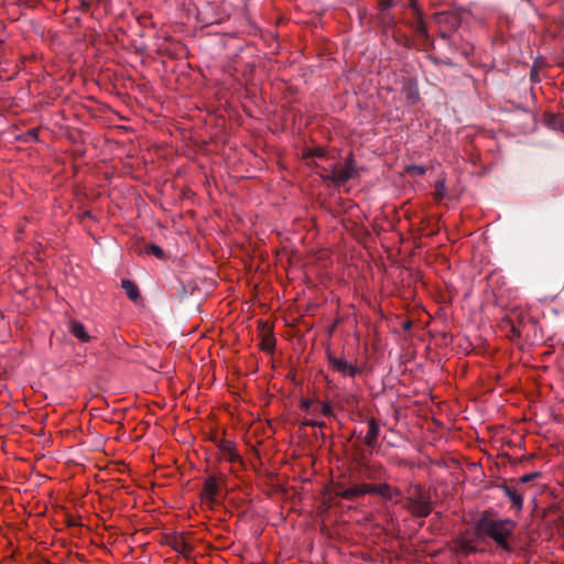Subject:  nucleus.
<instances>
[{
  "label": "nucleus",
  "mask_w": 564,
  "mask_h": 564,
  "mask_svg": "<svg viewBox=\"0 0 564 564\" xmlns=\"http://www.w3.org/2000/svg\"><path fill=\"white\" fill-rule=\"evenodd\" d=\"M327 360L333 370L339 372L345 377H355L359 373V368L346 359L334 356L330 351L327 352Z\"/></svg>",
  "instance_id": "20e7f679"
},
{
  "label": "nucleus",
  "mask_w": 564,
  "mask_h": 564,
  "mask_svg": "<svg viewBox=\"0 0 564 564\" xmlns=\"http://www.w3.org/2000/svg\"><path fill=\"white\" fill-rule=\"evenodd\" d=\"M409 7L412 9L413 14L416 15V10H420L415 0H410Z\"/></svg>",
  "instance_id": "c85d7f7f"
},
{
  "label": "nucleus",
  "mask_w": 564,
  "mask_h": 564,
  "mask_svg": "<svg viewBox=\"0 0 564 564\" xmlns=\"http://www.w3.org/2000/svg\"><path fill=\"white\" fill-rule=\"evenodd\" d=\"M503 319L508 321L512 325H514L518 329H520L523 333L525 322L530 321V316L524 314L522 311L514 308L511 310Z\"/></svg>",
  "instance_id": "9b49d317"
},
{
  "label": "nucleus",
  "mask_w": 564,
  "mask_h": 564,
  "mask_svg": "<svg viewBox=\"0 0 564 564\" xmlns=\"http://www.w3.org/2000/svg\"><path fill=\"white\" fill-rule=\"evenodd\" d=\"M476 533L480 538H490L503 551L510 552L512 546L509 538L516 529L511 519H492L489 511H485L475 524Z\"/></svg>",
  "instance_id": "f257e3e1"
},
{
  "label": "nucleus",
  "mask_w": 564,
  "mask_h": 564,
  "mask_svg": "<svg viewBox=\"0 0 564 564\" xmlns=\"http://www.w3.org/2000/svg\"><path fill=\"white\" fill-rule=\"evenodd\" d=\"M409 171L415 173L416 175H423L425 173V167L413 165L409 169Z\"/></svg>",
  "instance_id": "393cba45"
},
{
  "label": "nucleus",
  "mask_w": 564,
  "mask_h": 564,
  "mask_svg": "<svg viewBox=\"0 0 564 564\" xmlns=\"http://www.w3.org/2000/svg\"><path fill=\"white\" fill-rule=\"evenodd\" d=\"M441 36H442L443 39H446V37H447V35H446L445 33H442V35H441Z\"/></svg>",
  "instance_id": "473e14b6"
},
{
  "label": "nucleus",
  "mask_w": 564,
  "mask_h": 564,
  "mask_svg": "<svg viewBox=\"0 0 564 564\" xmlns=\"http://www.w3.org/2000/svg\"><path fill=\"white\" fill-rule=\"evenodd\" d=\"M121 285H122V289L124 290L127 296L133 301V302H137L140 297V291H139V288L138 285L131 281V280H122L121 282Z\"/></svg>",
  "instance_id": "f3484780"
},
{
  "label": "nucleus",
  "mask_w": 564,
  "mask_h": 564,
  "mask_svg": "<svg viewBox=\"0 0 564 564\" xmlns=\"http://www.w3.org/2000/svg\"><path fill=\"white\" fill-rule=\"evenodd\" d=\"M214 442L216 443L217 447L221 451V453L227 457V459L230 463H236V462L241 460V457L237 453L235 445L231 441H227V440L216 441L215 440Z\"/></svg>",
  "instance_id": "6e6552de"
},
{
  "label": "nucleus",
  "mask_w": 564,
  "mask_h": 564,
  "mask_svg": "<svg viewBox=\"0 0 564 564\" xmlns=\"http://www.w3.org/2000/svg\"><path fill=\"white\" fill-rule=\"evenodd\" d=\"M300 406L304 411H308L312 406V401L310 399H302L300 402Z\"/></svg>",
  "instance_id": "a878e982"
},
{
  "label": "nucleus",
  "mask_w": 564,
  "mask_h": 564,
  "mask_svg": "<svg viewBox=\"0 0 564 564\" xmlns=\"http://www.w3.org/2000/svg\"><path fill=\"white\" fill-rule=\"evenodd\" d=\"M502 492L510 499L512 507L517 510H521L523 507V497L522 494L517 490V488L503 482L499 486Z\"/></svg>",
  "instance_id": "1a4fd4ad"
},
{
  "label": "nucleus",
  "mask_w": 564,
  "mask_h": 564,
  "mask_svg": "<svg viewBox=\"0 0 564 564\" xmlns=\"http://www.w3.org/2000/svg\"><path fill=\"white\" fill-rule=\"evenodd\" d=\"M379 435V423L375 417L368 420V432L364 438V443L368 447H373Z\"/></svg>",
  "instance_id": "f8f14e48"
},
{
  "label": "nucleus",
  "mask_w": 564,
  "mask_h": 564,
  "mask_svg": "<svg viewBox=\"0 0 564 564\" xmlns=\"http://www.w3.org/2000/svg\"><path fill=\"white\" fill-rule=\"evenodd\" d=\"M540 477V473L538 471H534V473H530V474H525L523 476H521L519 479H518V482L519 484H527V482H530L536 478Z\"/></svg>",
  "instance_id": "4be33fe9"
},
{
  "label": "nucleus",
  "mask_w": 564,
  "mask_h": 564,
  "mask_svg": "<svg viewBox=\"0 0 564 564\" xmlns=\"http://www.w3.org/2000/svg\"><path fill=\"white\" fill-rule=\"evenodd\" d=\"M443 188H444L443 183L442 182L437 183V185H436V198L437 199H441L443 197V194L441 193Z\"/></svg>",
  "instance_id": "cd10ccee"
},
{
  "label": "nucleus",
  "mask_w": 564,
  "mask_h": 564,
  "mask_svg": "<svg viewBox=\"0 0 564 564\" xmlns=\"http://www.w3.org/2000/svg\"><path fill=\"white\" fill-rule=\"evenodd\" d=\"M500 330L508 337L510 340H518L522 336V332L518 329L514 325L509 323L508 321L501 318L499 324Z\"/></svg>",
  "instance_id": "ddd939ff"
},
{
  "label": "nucleus",
  "mask_w": 564,
  "mask_h": 564,
  "mask_svg": "<svg viewBox=\"0 0 564 564\" xmlns=\"http://www.w3.org/2000/svg\"><path fill=\"white\" fill-rule=\"evenodd\" d=\"M465 550L468 551V552H474L475 551V547L473 546H469L468 544L465 546Z\"/></svg>",
  "instance_id": "2f4dec72"
},
{
  "label": "nucleus",
  "mask_w": 564,
  "mask_h": 564,
  "mask_svg": "<svg viewBox=\"0 0 564 564\" xmlns=\"http://www.w3.org/2000/svg\"><path fill=\"white\" fill-rule=\"evenodd\" d=\"M316 421H305V425L315 426Z\"/></svg>",
  "instance_id": "7c9ffc66"
},
{
  "label": "nucleus",
  "mask_w": 564,
  "mask_h": 564,
  "mask_svg": "<svg viewBox=\"0 0 564 564\" xmlns=\"http://www.w3.org/2000/svg\"><path fill=\"white\" fill-rule=\"evenodd\" d=\"M321 413L324 416L333 417L335 416L332 405L328 402L322 403L319 408Z\"/></svg>",
  "instance_id": "412c9836"
},
{
  "label": "nucleus",
  "mask_w": 564,
  "mask_h": 564,
  "mask_svg": "<svg viewBox=\"0 0 564 564\" xmlns=\"http://www.w3.org/2000/svg\"><path fill=\"white\" fill-rule=\"evenodd\" d=\"M379 6L381 11H386L392 8L394 6V2L393 0H382Z\"/></svg>",
  "instance_id": "5701e85b"
},
{
  "label": "nucleus",
  "mask_w": 564,
  "mask_h": 564,
  "mask_svg": "<svg viewBox=\"0 0 564 564\" xmlns=\"http://www.w3.org/2000/svg\"><path fill=\"white\" fill-rule=\"evenodd\" d=\"M366 471V478L369 480H379L383 477L386 469L380 464L367 463L364 465Z\"/></svg>",
  "instance_id": "2eb2a0df"
},
{
  "label": "nucleus",
  "mask_w": 564,
  "mask_h": 564,
  "mask_svg": "<svg viewBox=\"0 0 564 564\" xmlns=\"http://www.w3.org/2000/svg\"><path fill=\"white\" fill-rule=\"evenodd\" d=\"M402 95L410 104H415L419 100V89L415 80L411 79L403 85Z\"/></svg>",
  "instance_id": "4468645a"
},
{
  "label": "nucleus",
  "mask_w": 564,
  "mask_h": 564,
  "mask_svg": "<svg viewBox=\"0 0 564 564\" xmlns=\"http://www.w3.org/2000/svg\"><path fill=\"white\" fill-rule=\"evenodd\" d=\"M367 489H368V484H366V482L356 484L348 488H345L343 485H337L335 488V495L345 500L352 501V500L368 494Z\"/></svg>",
  "instance_id": "423d86ee"
},
{
  "label": "nucleus",
  "mask_w": 564,
  "mask_h": 564,
  "mask_svg": "<svg viewBox=\"0 0 564 564\" xmlns=\"http://www.w3.org/2000/svg\"><path fill=\"white\" fill-rule=\"evenodd\" d=\"M315 426L319 427V429H323V427H325V422H317L316 421Z\"/></svg>",
  "instance_id": "c756f323"
},
{
  "label": "nucleus",
  "mask_w": 564,
  "mask_h": 564,
  "mask_svg": "<svg viewBox=\"0 0 564 564\" xmlns=\"http://www.w3.org/2000/svg\"><path fill=\"white\" fill-rule=\"evenodd\" d=\"M415 22L413 24L414 31L416 34L421 37L427 39L429 37V31L427 25L423 20L422 11L416 10V15H414Z\"/></svg>",
  "instance_id": "a211bd4d"
},
{
  "label": "nucleus",
  "mask_w": 564,
  "mask_h": 564,
  "mask_svg": "<svg viewBox=\"0 0 564 564\" xmlns=\"http://www.w3.org/2000/svg\"><path fill=\"white\" fill-rule=\"evenodd\" d=\"M226 478L224 474L207 477L204 481L203 498L213 503L218 495L220 484H225Z\"/></svg>",
  "instance_id": "39448f33"
},
{
  "label": "nucleus",
  "mask_w": 564,
  "mask_h": 564,
  "mask_svg": "<svg viewBox=\"0 0 564 564\" xmlns=\"http://www.w3.org/2000/svg\"><path fill=\"white\" fill-rule=\"evenodd\" d=\"M405 508L413 516L419 518H425L432 511L431 498L421 488H416L414 492L406 498Z\"/></svg>",
  "instance_id": "f03ea898"
},
{
  "label": "nucleus",
  "mask_w": 564,
  "mask_h": 564,
  "mask_svg": "<svg viewBox=\"0 0 564 564\" xmlns=\"http://www.w3.org/2000/svg\"><path fill=\"white\" fill-rule=\"evenodd\" d=\"M383 22L386 25L390 26V28H393L397 22L394 20V18L390 14H386L383 18H382Z\"/></svg>",
  "instance_id": "b1692460"
},
{
  "label": "nucleus",
  "mask_w": 564,
  "mask_h": 564,
  "mask_svg": "<svg viewBox=\"0 0 564 564\" xmlns=\"http://www.w3.org/2000/svg\"><path fill=\"white\" fill-rule=\"evenodd\" d=\"M69 332L74 337H76L83 343H86L90 339L89 334L87 333L85 326L80 322L72 321L69 323Z\"/></svg>",
  "instance_id": "dca6fc26"
},
{
  "label": "nucleus",
  "mask_w": 564,
  "mask_h": 564,
  "mask_svg": "<svg viewBox=\"0 0 564 564\" xmlns=\"http://www.w3.org/2000/svg\"><path fill=\"white\" fill-rule=\"evenodd\" d=\"M147 251L153 256H155L158 259H163L164 258V251L161 247L156 246V245H150L148 248H147Z\"/></svg>",
  "instance_id": "aec40b11"
},
{
  "label": "nucleus",
  "mask_w": 564,
  "mask_h": 564,
  "mask_svg": "<svg viewBox=\"0 0 564 564\" xmlns=\"http://www.w3.org/2000/svg\"><path fill=\"white\" fill-rule=\"evenodd\" d=\"M357 176L358 169L354 159L349 156L346 159L343 167L338 169L333 166L329 173L326 175V178L337 184H344L349 180L356 178Z\"/></svg>",
  "instance_id": "7ed1b4c3"
},
{
  "label": "nucleus",
  "mask_w": 564,
  "mask_h": 564,
  "mask_svg": "<svg viewBox=\"0 0 564 564\" xmlns=\"http://www.w3.org/2000/svg\"><path fill=\"white\" fill-rule=\"evenodd\" d=\"M368 494L378 495L381 498L393 501L395 497H399L401 495L400 490L398 488L391 487L387 482L382 484H368Z\"/></svg>",
  "instance_id": "0eeeda50"
},
{
  "label": "nucleus",
  "mask_w": 564,
  "mask_h": 564,
  "mask_svg": "<svg viewBox=\"0 0 564 564\" xmlns=\"http://www.w3.org/2000/svg\"><path fill=\"white\" fill-rule=\"evenodd\" d=\"M443 188H444L443 183L442 182L437 183V185H436V198L437 199H441L443 197V194L441 193Z\"/></svg>",
  "instance_id": "bb28decb"
},
{
  "label": "nucleus",
  "mask_w": 564,
  "mask_h": 564,
  "mask_svg": "<svg viewBox=\"0 0 564 564\" xmlns=\"http://www.w3.org/2000/svg\"><path fill=\"white\" fill-rule=\"evenodd\" d=\"M170 545L174 551L181 553L186 557H188L194 550L193 545L186 541L183 533L173 536L170 541Z\"/></svg>",
  "instance_id": "9d476101"
},
{
  "label": "nucleus",
  "mask_w": 564,
  "mask_h": 564,
  "mask_svg": "<svg viewBox=\"0 0 564 564\" xmlns=\"http://www.w3.org/2000/svg\"><path fill=\"white\" fill-rule=\"evenodd\" d=\"M275 345V339L272 334L265 335L261 340V348L265 351H272Z\"/></svg>",
  "instance_id": "6ab92c4d"
}]
</instances>
